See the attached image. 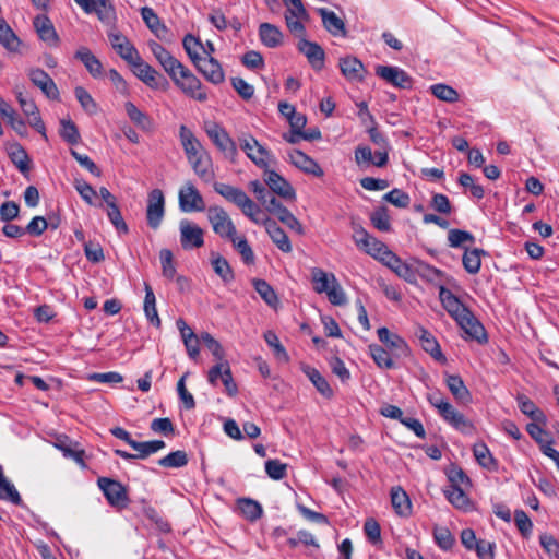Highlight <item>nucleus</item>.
I'll return each mask as SVG.
<instances>
[{"label": "nucleus", "instance_id": "obj_37", "mask_svg": "<svg viewBox=\"0 0 559 559\" xmlns=\"http://www.w3.org/2000/svg\"><path fill=\"white\" fill-rule=\"evenodd\" d=\"M516 401H518V406H519L520 411L524 415L528 416L533 421L542 423V425L547 424L546 415L544 414V412L542 409H539L535 405V403L531 399H528L524 394H519L516 396Z\"/></svg>", "mask_w": 559, "mask_h": 559}, {"label": "nucleus", "instance_id": "obj_25", "mask_svg": "<svg viewBox=\"0 0 559 559\" xmlns=\"http://www.w3.org/2000/svg\"><path fill=\"white\" fill-rule=\"evenodd\" d=\"M378 337L395 357H403L408 354L407 343L397 334L391 333L389 329L382 326L377 331Z\"/></svg>", "mask_w": 559, "mask_h": 559}, {"label": "nucleus", "instance_id": "obj_5", "mask_svg": "<svg viewBox=\"0 0 559 559\" xmlns=\"http://www.w3.org/2000/svg\"><path fill=\"white\" fill-rule=\"evenodd\" d=\"M205 132L213 144L231 162H235L238 150L235 141L229 136L227 131L218 123L211 122L206 124Z\"/></svg>", "mask_w": 559, "mask_h": 559}, {"label": "nucleus", "instance_id": "obj_44", "mask_svg": "<svg viewBox=\"0 0 559 559\" xmlns=\"http://www.w3.org/2000/svg\"><path fill=\"white\" fill-rule=\"evenodd\" d=\"M0 44L10 52H17L21 46L20 38L2 17H0Z\"/></svg>", "mask_w": 559, "mask_h": 559}, {"label": "nucleus", "instance_id": "obj_41", "mask_svg": "<svg viewBox=\"0 0 559 559\" xmlns=\"http://www.w3.org/2000/svg\"><path fill=\"white\" fill-rule=\"evenodd\" d=\"M211 265L225 284H230L235 280V273L230 264L221 254L211 253Z\"/></svg>", "mask_w": 559, "mask_h": 559}, {"label": "nucleus", "instance_id": "obj_50", "mask_svg": "<svg viewBox=\"0 0 559 559\" xmlns=\"http://www.w3.org/2000/svg\"><path fill=\"white\" fill-rule=\"evenodd\" d=\"M96 10H93V13H96L102 23L115 26L117 15L112 3L109 0H96Z\"/></svg>", "mask_w": 559, "mask_h": 559}, {"label": "nucleus", "instance_id": "obj_33", "mask_svg": "<svg viewBox=\"0 0 559 559\" xmlns=\"http://www.w3.org/2000/svg\"><path fill=\"white\" fill-rule=\"evenodd\" d=\"M74 58L80 60L84 64V67L93 78L96 79L103 74L104 68L100 60L87 47H80L76 50Z\"/></svg>", "mask_w": 559, "mask_h": 559}, {"label": "nucleus", "instance_id": "obj_22", "mask_svg": "<svg viewBox=\"0 0 559 559\" xmlns=\"http://www.w3.org/2000/svg\"><path fill=\"white\" fill-rule=\"evenodd\" d=\"M133 68V73L146 85L152 88H157L159 86V80H166L147 62H145L141 56H138V60H134L130 63Z\"/></svg>", "mask_w": 559, "mask_h": 559}, {"label": "nucleus", "instance_id": "obj_26", "mask_svg": "<svg viewBox=\"0 0 559 559\" xmlns=\"http://www.w3.org/2000/svg\"><path fill=\"white\" fill-rule=\"evenodd\" d=\"M290 163L301 171L316 176L322 177L323 170L320 165L312 159L310 156L299 150H293L288 153Z\"/></svg>", "mask_w": 559, "mask_h": 559}, {"label": "nucleus", "instance_id": "obj_45", "mask_svg": "<svg viewBox=\"0 0 559 559\" xmlns=\"http://www.w3.org/2000/svg\"><path fill=\"white\" fill-rule=\"evenodd\" d=\"M237 506L241 515L250 522H254L262 516V506L251 498H239Z\"/></svg>", "mask_w": 559, "mask_h": 559}, {"label": "nucleus", "instance_id": "obj_11", "mask_svg": "<svg viewBox=\"0 0 559 559\" xmlns=\"http://www.w3.org/2000/svg\"><path fill=\"white\" fill-rule=\"evenodd\" d=\"M374 72L380 79L394 87L408 90L413 86V79L399 67L379 64Z\"/></svg>", "mask_w": 559, "mask_h": 559}, {"label": "nucleus", "instance_id": "obj_6", "mask_svg": "<svg viewBox=\"0 0 559 559\" xmlns=\"http://www.w3.org/2000/svg\"><path fill=\"white\" fill-rule=\"evenodd\" d=\"M97 485L110 506L116 508H126L128 506V492L120 481L108 477H99Z\"/></svg>", "mask_w": 559, "mask_h": 559}, {"label": "nucleus", "instance_id": "obj_21", "mask_svg": "<svg viewBox=\"0 0 559 559\" xmlns=\"http://www.w3.org/2000/svg\"><path fill=\"white\" fill-rule=\"evenodd\" d=\"M28 78L32 83L41 90V92L50 99L59 98V90L53 82V80L49 76L47 72L44 70L36 68L31 69L28 72Z\"/></svg>", "mask_w": 559, "mask_h": 559}, {"label": "nucleus", "instance_id": "obj_49", "mask_svg": "<svg viewBox=\"0 0 559 559\" xmlns=\"http://www.w3.org/2000/svg\"><path fill=\"white\" fill-rule=\"evenodd\" d=\"M141 16L148 29L157 37H160L162 33L167 31V27L162 23L160 19L152 8L143 7L141 9Z\"/></svg>", "mask_w": 559, "mask_h": 559}, {"label": "nucleus", "instance_id": "obj_23", "mask_svg": "<svg viewBox=\"0 0 559 559\" xmlns=\"http://www.w3.org/2000/svg\"><path fill=\"white\" fill-rule=\"evenodd\" d=\"M34 27L38 37L47 43L51 47H57L60 43V37L56 32V28L51 22V20L45 15H37L33 21Z\"/></svg>", "mask_w": 559, "mask_h": 559}, {"label": "nucleus", "instance_id": "obj_19", "mask_svg": "<svg viewBox=\"0 0 559 559\" xmlns=\"http://www.w3.org/2000/svg\"><path fill=\"white\" fill-rule=\"evenodd\" d=\"M456 322L469 338L477 341L479 344L488 341L485 328L469 309L466 311V314L464 313L457 318Z\"/></svg>", "mask_w": 559, "mask_h": 559}, {"label": "nucleus", "instance_id": "obj_54", "mask_svg": "<svg viewBox=\"0 0 559 559\" xmlns=\"http://www.w3.org/2000/svg\"><path fill=\"white\" fill-rule=\"evenodd\" d=\"M332 275L333 273H326L322 269L313 267L311 270V281L313 284V289L318 294H322L328 292L329 287L332 285Z\"/></svg>", "mask_w": 559, "mask_h": 559}, {"label": "nucleus", "instance_id": "obj_39", "mask_svg": "<svg viewBox=\"0 0 559 559\" xmlns=\"http://www.w3.org/2000/svg\"><path fill=\"white\" fill-rule=\"evenodd\" d=\"M465 487H447L443 492L449 502L456 509L468 511L472 502L464 490Z\"/></svg>", "mask_w": 559, "mask_h": 559}, {"label": "nucleus", "instance_id": "obj_56", "mask_svg": "<svg viewBox=\"0 0 559 559\" xmlns=\"http://www.w3.org/2000/svg\"><path fill=\"white\" fill-rule=\"evenodd\" d=\"M430 92L438 99L450 104L457 102L460 98V95L456 90L443 83L431 85Z\"/></svg>", "mask_w": 559, "mask_h": 559}, {"label": "nucleus", "instance_id": "obj_53", "mask_svg": "<svg viewBox=\"0 0 559 559\" xmlns=\"http://www.w3.org/2000/svg\"><path fill=\"white\" fill-rule=\"evenodd\" d=\"M369 353L374 361V364L382 369H392L394 368V361L391 357V354L377 344H371L368 347Z\"/></svg>", "mask_w": 559, "mask_h": 559}, {"label": "nucleus", "instance_id": "obj_55", "mask_svg": "<svg viewBox=\"0 0 559 559\" xmlns=\"http://www.w3.org/2000/svg\"><path fill=\"white\" fill-rule=\"evenodd\" d=\"M126 112L129 117V119L136 124L138 127L148 130L152 127V121L150 117L141 111L132 102H127L126 105Z\"/></svg>", "mask_w": 559, "mask_h": 559}, {"label": "nucleus", "instance_id": "obj_52", "mask_svg": "<svg viewBox=\"0 0 559 559\" xmlns=\"http://www.w3.org/2000/svg\"><path fill=\"white\" fill-rule=\"evenodd\" d=\"M165 442L163 440H153V441H145V442H139L135 440V442L132 443V449L135 450L138 453L135 456L140 460H144L148 457L151 454L158 452L159 450L165 448Z\"/></svg>", "mask_w": 559, "mask_h": 559}, {"label": "nucleus", "instance_id": "obj_36", "mask_svg": "<svg viewBox=\"0 0 559 559\" xmlns=\"http://www.w3.org/2000/svg\"><path fill=\"white\" fill-rule=\"evenodd\" d=\"M259 36L262 44L269 48H276L283 44L282 31L270 23H262L259 26Z\"/></svg>", "mask_w": 559, "mask_h": 559}, {"label": "nucleus", "instance_id": "obj_51", "mask_svg": "<svg viewBox=\"0 0 559 559\" xmlns=\"http://www.w3.org/2000/svg\"><path fill=\"white\" fill-rule=\"evenodd\" d=\"M473 452L479 465L490 471L497 469V461L493 459L485 443H476L473 448Z\"/></svg>", "mask_w": 559, "mask_h": 559}, {"label": "nucleus", "instance_id": "obj_13", "mask_svg": "<svg viewBox=\"0 0 559 559\" xmlns=\"http://www.w3.org/2000/svg\"><path fill=\"white\" fill-rule=\"evenodd\" d=\"M112 49L129 64L138 60L140 55L134 45L121 34L116 26L110 27L107 33Z\"/></svg>", "mask_w": 559, "mask_h": 559}, {"label": "nucleus", "instance_id": "obj_7", "mask_svg": "<svg viewBox=\"0 0 559 559\" xmlns=\"http://www.w3.org/2000/svg\"><path fill=\"white\" fill-rule=\"evenodd\" d=\"M219 379L224 384L227 395L236 396L238 393V386L234 381L228 361H216V364L209 370L207 381L210 384L216 386Z\"/></svg>", "mask_w": 559, "mask_h": 559}, {"label": "nucleus", "instance_id": "obj_42", "mask_svg": "<svg viewBox=\"0 0 559 559\" xmlns=\"http://www.w3.org/2000/svg\"><path fill=\"white\" fill-rule=\"evenodd\" d=\"M445 383L452 395L460 402L466 403L471 401V393L463 379L457 374H447Z\"/></svg>", "mask_w": 559, "mask_h": 559}, {"label": "nucleus", "instance_id": "obj_10", "mask_svg": "<svg viewBox=\"0 0 559 559\" xmlns=\"http://www.w3.org/2000/svg\"><path fill=\"white\" fill-rule=\"evenodd\" d=\"M165 215V198L159 189H153L147 197L146 221L152 229H157Z\"/></svg>", "mask_w": 559, "mask_h": 559}, {"label": "nucleus", "instance_id": "obj_59", "mask_svg": "<svg viewBox=\"0 0 559 559\" xmlns=\"http://www.w3.org/2000/svg\"><path fill=\"white\" fill-rule=\"evenodd\" d=\"M158 464L167 468H180L188 464V455L185 451L177 450L159 459Z\"/></svg>", "mask_w": 559, "mask_h": 559}, {"label": "nucleus", "instance_id": "obj_31", "mask_svg": "<svg viewBox=\"0 0 559 559\" xmlns=\"http://www.w3.org/2000/svg\"><path fill=\"white\" fill-rule=\"evenodd\" d=\"M53 444L57 449H59L62 452L64 457L72 459L82 467H85L84 450L79 449L78 443L73 442L68 436H58Z\"/></svg>", "mask_w": 559, "mask_h": 559}, {"label": "nucleus", "instance_id": "obj_35", "mask_svg": "<svg viewBox=\"0 0 559 559\" xmlns=\"http://www.w3.org/2000/svg\"><path fill=\"white\" fill-rule=\"evenodd\" d=\"M319 15L322 19L324 28L333 36H345L346 28L345 23L340 19L333 11L325 8L318 10Z\"/></svg>", "mask_w": 559, "mask_h": 559}, {"label": "nucleus", "instance_id": "obj_29", "mask_svg": "<svg viewBox=\"0 0 559 559\" xmlns=\"http://www.w3.org/2000/svg\"><path fill=\"white\" fill-rule=\"evenodd\" d=\"M270 204L274 211L270 214L275 215L280 222L286 225L292 230L296 231L299 235L304 234V227L299 219L286 207L284 206L277 199H272Z\"/></svg>", "mask_w": 559, "mask_h": 559}, {"label": "nucleus", "instance_id": "obj_9", "mask_svg": "<svg viewBox=\"0 0 559 559\" xmlns=\"http://www.w3.org/2000/svg\"><path fill=\"white\" fill-rule=\"evenodd\" d=\"M16 100L24 116L27 118L28 124L34 128L45 140H47L46 127L35 102L24 95L22 92H16Z\"/></svg>", "mask_w": 559, "mask_h": 559}, {"label": "nucleus", "instance_id": "obj_62", "mask_svg": "<svg viewBox=\"0 0 559 559\" xmlns=\"http://www.w3.org/2000/svg\"><path fill=\"white\" fill-rule=\"evenodd\" d=\"M201 341L206 348L212 353L216 361H227L225 358V352L218 341H216L210 333H201Z\"/></svg>", "mask_w": 559, "mask_h": 559}, {"label": "nucleus", "instance_id": "obj_47", "mask_svg": "<svg viewBox=\"0 0 559 559\" xmlns=\"http://www.w3.org/2000/svg\"><path fill=\"white\" fill-rule=\"evenodd\" d=\"M486 252L483 249L474 248V249H465L464 254L462 257V263L465 271L469 274H477L481 266V255H485Z\"/></svg>", "mask_w": 559, "mask_h": 559}, {"label": "nucleus", "instance_id": "obj_12", "mask_svg": "<svg viewBox=\"0 0 559 559\" xmlns=\"http://www.w3.org/2000/svg\"><path fill=\"white\" fill-rule=\"evenodd\" d=\"M308 17L309 15L301 0H294L293 2L289 3V7H287L285 13L286 25L289 32L295 36H305L306 28L301 21L308 20Z\"/></svg>", "mask_w": 559, "mask_h": 559}, {"label": "nucleus", "instance_id": "obj_1", "mask_svg": "<svg viewBox=\"0 0 559 559\" xmlns=\"http://www.w3.org/2000/svg\"><path fill=\"white\" fill-rule=\"evenodd\" d=\"M206 217L213 231L222 239L231 242L233 247L241 255L246 264L254 262V253L245 236H239L229 214L218 205H212L206 210Z\"/></svg>", "mask_w": 559, "mask_h": 559}, {"label": "nucleus", "instance_id": "obj_16", "mask_svg": "<svg viewBox=\"0 0 559 559\" xmlns=\"http://www.w3.org/2000/svg\"><path fill=\"white\" fill-rule=\"evenodd\" d=\"M255 218L259 222H254L255 224H261L265 227V230L273 243L285 253H289L293 250L290 240L287 234L277 225V223L271 219L267 216L261 217V214H255Z\"/></svg>", "mask_w": 559, "mask_h": 559}, {"label": "nucleus", "instance_id": "obj_64", "mask_svg": "<svg viewBox=\"0 0 559 559\" xmlns=\"http://www.w3.org/2000/svg\"><path fill=\"white\" fill-rule=\"evenodd\" d=\"M433 537L437 545L443 550L451 549L455 543V538L447 527L436 526L433 528Z\"/></svg>", "mask_w": 559, "mask_h": 559}, {"label": "nucleus", "instance_id": "obj_2", "mask_svg": "<svg viewBox=\"0 0 559 559\" xmlns=\"http://www.w3.org/2000/svg\"><path fill=\"white\" fill-rule=\"evenodd\" d=\"M181 145L193 171L205 182L214 178L212 159L209 152L186 126L179 129Z\"/></svg>", "mask_w": 559, "mask_h": 559}, {"label": "nucleus", "instance_id": "obj_8", "mask_svg": "<svg viewBox=\"0 0 559 559\" xmlns=\"http://www.w3.org/2000/svg\"><path fill=\"white\" fill-rule=\"evenodd\" d=\"M179 207L185 213L202 212L205 210V202L195 186L188 181L179 190Z\"/></svg>", "mask_w": 559, "mask_h": 559}, {"label": "nucleus", "instance_id": "obj_48", "mask_svg": "<svg viewBox=\"0 0 559 559\" xmlns=\"http://www.w3.org/2000/svg\"><path fill=\"white\" fill-rule=\"evenodd\" d=\"M0 499L10 501L15 506L22 503V498L15 486L4 476L3 468L0 465Z\"/></svg>", "mask_w": 559, "mask_h": 559}, {"label": "nucleus", "instance_id": "obj_30", "mask_svg": "<svg viewBox=\"0 0 559 559\" xmlns=\"http://www.w3.org/2000/svg\"><path fill=\"white\" fill-rule=\"evenodd\" d=\"M439 298L443 308L456 321L457 318L466 314L468 308L448 288L441 286L439 289Z\"/></svg>", "mask_w": 559, "mask_h": 559}, {"label": "nucleus", "instance_id": "obj_27", "mask_svg": "<svg viewBox=\"0 0 559 559\" xmlns=\"http://www.w3.org/2000/svg\"><path fill=\"white\" fill-rule=\"evenodd\" d=\"M298 49L304 53L312 68L320 70L324 66V50L320 45L309 41L304 36L299 37Z\"/></svg>", "mask_w": 559, "mask_h": 559}, {"label": "nucleus", "instance_id": "obj_34", "mask_svg": "<svg viewBox=\"0 0 559 559\" xmlns=\"http://www.w3.org/2000/svg\"><path fill=\"white\" fill-rule=\"evenodd\" d=\"M421 347L425 352L429 353L433 359L440 362H445L447 358L442 354L441 348L435 336L424 328H419L416 332Z\"/></svg>", "mask_w": 559, "mask_h": 559}, {"label": "nucleus", "instance_id": "obj_38", "mask_svg": "<svg viewBox=\"0 0 559 559\" xmlns=\"http://www.w3.org/2000/svg\"><path fill=\"white\" fill-rule=\"evenodd\" d=\"M144 290H145V297H144V313L146 319L150 321L151 324H153L156 328H159L162 322L156 309V297L154 295V292L148 283H144Z\"/></svg>", "mask_w": 559, "mask_h": 559}, {"label": "nucleus", "instance_id": "obj_17", "mask_svg": "<svg viewBox=\"0 0 559 559\" xmlns=\"http://www.w3.org/2000/svg\"><path fill=\"white\" fill-rule=\"evenodd\" d=\"M180 243L185 250L201 248L204 245L203 229L188 219H182L179 225Z\"/></svg>", "mask_w": 559, "mask_h": 559}, {"label": "nucleus", "instance_id": "obj_43", "mask_svg": "<svg viewBox=\"0 0 559 559\" xmlns=\"http://www.w3.org/2000/svg\"><path fill=\"white\" fill-rule=\"evenodd\" d=\"M9 157L11 162L16 166V168L24 175H26L29 169L31 159L26 151L19 143H13L10 145L8 151Z\"/></svg>", "mask_w": 559, "mask_h": 559}, {"label": "nucleus", "instance_id": "obj_24", "mask_svg": "<svg viewBox=\"0 0 559 559\" xmlns=\"http://www.w3.org/2000/svg\"><path fill=\"white\" fill-rule=\"evenodd\" d=\"M193 64L209 82L213 84H221L222 82H224V71L222 69L221 63L215 58H200V60H198V62Z\"/></svg>", "mask_w": 559, "mask_h": 559}, {"label": "nucleus", "instance_id": "obj_3", "mask_svg": "<svg viewBox=\"0 0 559 559\" xmlns=\"http://www.w3.org/2000/svg\"><path fill=\"white\" fill-rule=\"evenodd\" d=\"M213 188L216 193L237 205L251 222H259L255 214H262V211L243 190L223 182H215Z\"/></svg>", "mask_w": 559, "mask_h": 559}, {"label": "nucleus", "instance_id": "obj_20", "mask_svg": "<svg viewBox=\"0 0 559 559\" xmlns=\"http://www.w3.org/2000/svg\"><path fill=\"white\" fill-rule=\"evenodd\" d=\"M264 181L270 190L285 200H295L296 193L292 185L275 170H266Z\"/></svg>", "mask_w": 559, "mask_h": 559}, {"label": "nucleus", "instance_id": "obj_14", "mask_svg": "<svg viewBox=\"0 0 559 559\" xmlns=\"http://www.w3.org/2000/svg\"><path fill=\"white\" fill-rule=\"evenodd\" d=\"M174 83L188 96L199 100L205 102L207 99L206 93L201 91V81L187 68L178 74Z\"/></svg>", "mask_w": 559, "mask_h": 559}, {"label": "nucleus", "instance_id": "obj_61", "mask_svg": "<svg viewBox=\"0 0 559 559\" xmlns=\"http://www.w3.org/2000/svg\"><path fill=\"white\" fill-rule=\"evenodd\" d=\"M264 340L266 344L273 348L274 355L278 360L284 362L289 360V356L286 349L281 344L278 336L273 331H266L264 333Z\"/></svg>", "mask_w": 559, "mask_h": 559}, {"label": "nucleus", "instance_id": "obj_4", "mask_svg": "<svg viewBox=\"0 0 559 559\" xmlns=\"http://www.w3.org/2000/svg\"><path fill=\"white\" fill-rule=\"evenodd\" d=\"M353 240L357 248L372 258L379 260L388 250V246L376 237L371 236L360 224L352 221Z\"/></svg>", "mask_w": 559, "mask_h": 559}, {"label": "nucleus", "instance_id": "obj_28", "mask_svg": "<svg viewBox=\"0 0 559 559\" xmlns=\"http://www.w3.org/2000/svg\"><path fill=\"white\" fill-rule=\"evenodd\" d=\"M379 261L390 267L397 276L404 278L407 282L415 280L414 271L409 265L404 263L395 253L389 249L379 258Z\"/></svg>", "mask_w": 559, "mask_h": 559}, {"label": "nucleus", "instance_id": "obj_46", "mask_svg": "<svg viewBox=\"0 0 559 559\" xmlns=\"http://www.w3.org/2000/svg\"><path fill=\"white\" fill-rule=\"evenodd\" d=\"M304 373L309 378L316 389L325 397L333 396V390L325 380V378L313 367L302 366Z\"/></svg>", "mask_w": 559, "mask_h": 559}, {"label": "nucleus", "instance_id": "obj_15", "mask_svg": "<svg viewBox=\"0 0 559 559\" xmlns=\"http://www.w3.org/2000/svg\"><path fill=\"white\" fill-rule=\"evenodd\" d=\"M241 150L258 167L269 166V152L252 135L243 134L239 139Z\"/></svg>", "mask_w": 559, "mask_h": 559}, {"label": "nucleus", "instance_id": "obj_57", "mask_svg": "<svg viewBox=\"0 0 559 559\" xmlns=\"http://www.w3.org/2000/svg\"><path fill=\"white\" fill-rule=\"evenodd\" d=\"M251 191L255 194L258 201L264 206V209L271 213L272 209L270 201L276 199L272 191H269L259 180L251 181L249 183Z\"/></svg>", "mask_w": 559, "mask_h": 559}, {"label": "nucleus", "instance_id": "obj_32", "mask_svg": "<svg viewBox=\"0 0 559 559\" xmlns=\"http://www.w3.org/2000/svg\"><path fill=\"white\" fill-rule=\"evenodd\" d=\"M391 504L399 516L408 518L412 514V502L407 492L400 486L391 488Z\"/></svg>", "mask_w": 559, "mask_h": 559}, {"label": "nucleus", "instance_id": "obj_18", "mask_svg": "<svg viewBox=\"0 0 559 559\" xmlns=\"http://www.w3.org/2000/svg\"><path fill=\"white\" fill-rule=\"evenodd\" d=\"M338 68L342 75L349 82H362L367 73L364 63L350 55L338 59Z\"/></svg>", "mask_w": 559, "mask_h": 559}, {"label": "nucleus", "instance_id": "obj_60", "mask_svg": "<svg viewBox=\"0 0 559 559\" xmlns=\"http://www.w3.org/2000/svg\"><path fill=\"white\" fill-rule=\"evenodd\" d=\"M182 46L187 55L189 56L192 63H197L198 60H200L201 55V48H203V44L201 43L200 38L194 37L191 34H187L183 37Z\"/></svg>", "mask_w": 559, "mask_h": 559}, {"label": "nucleus", "instance_id": "obj_58", "mask_svg": "<svg viewBox=\"0 0 559 559\" xmlns=\"http://www.w3.org/2000/svg\"><path fill=\"white\" fill-rule=\"evenodd\" d=\"M370 222L374 228L380 231H389L391 229V218L389 215V210L385 206H380L376 209L370 214Z\"/></svg>", "mask_w": 559, "mask_h": 559}, {"label": "nucleus", "instance_id": "obj_63", "mask_svg": "<svg viewBox=\"0 0 559 559\" xmlns=\"http://www.w3.org/2000/svg\"><path fill=\"white\" fill-rule=\"evenodd\" d=\"M61 129H60V135L61 138L68 142L69 144H78L81 136L79 133V130L73 121L70 119H62L61 122Z\"/></svg>", "mask_w": 559, "mask_h": 559}, {"label": "nucleus", "instance_id": "obj_40", "mask_svg": "<svg viewBox=\"0 0 559 559\" xmlns=\"http://www.w3.org/2000/svg\"><path fill=\"white\" fill-rule=\"evenodd\" d=\"M252 285L263 301L271 308L276 309L280 305V299L274 288L264 280L253 278Z\"/></svg>", "mask_w": 559, "mask_h": 559}]
</instances>
